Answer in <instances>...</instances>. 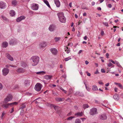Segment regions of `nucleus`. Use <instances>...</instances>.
Listing matches in <instances>:
<instances>
[{
	"mask_svg": "<svg viewBox=\"0 0 123 123\" xmlns=\"http://www.w3.org/2000/svg\"><path fill=\"white\" fill-rule=\"evenodd\" d=\"M31 60L32 62V66H35L38 63L39 61V58L37 56H34L31 58Z\"/></svg>",
	"mask_w": 123,
	"mask_h": 123,
	"instance_id": "f257e3e1",
	"label": "nucleus"
},
{
	"mask_svg": "<svg viewBox=\"0 0 123 123\" xmlns=\"http://www.w3.org/2000/svg\"><path fill=\"white\" fill-rule=\"evenodd\" d=\"M59 21L61 23H65L66 21V18L64 16L63 12H60L57 14Z\"/></svg>",
	"mask_w": 123,
	"mask_h": 123,
	"instance_id": "f03ea898",
	"label": "nucleus"
},
{
	"mask_svg": "<svg viewBox=\"0 0 123 123\" xmlns=\"http://www.w3.org/2000/svg\"><path fill=\"white\" fill-rule=\"evenodd\" d=\"M18 103L16 102H14L10 103H8L7 104H3L1 105L2 107L5 109L9 108V106L12 107L14 105L17 104Z\"/></svg>",
	"mask_w": 123,
	"mask_h": 123,
	"instance_id": "7ed1b4c3",
	"label": "nucleus"
},
{
	"mask_svg": "<svg viewBox=\"0 0 123 123\" xmlns=\"http://www.w3.org/2000/svg\"><path fill=\"white\" fill-rule=\"evenodd\" d=\"M42 85L39 83H37L35 85L34 89L35 90L37 91H39L41 90L42 88Z\"/></svg>",
	"mask_w": 123,
	"mask_h": 123,
	"instance_id": "20e7f679",
	"label": "nucleus"
},
{
	"mask_svg": "<svg viewBox=\"0 0 123 123\" xmlns=\"http://www.w3.org/2000/svg\"><path fill=\"white\" fill-rule=\"evenodd\" d=\"M90 114L91 115L93 116L97 114V110L96 108H93L90 110Z\"/></svg>",
	"mask_w": 123,
	"mask_h": 123,
	"instance_id": "39448f33",
	"label": "nucleus"
},
{
	"mask_svg": "<svg viewBox=\"0 0 123 123\" xmlns=\"http://www.w3.org/2000/svg\"><path fill=\"white\" fill-rule=\"evenodd\" d=\"M12 95L11 94L8 95L6 98L4 99V102L6 103H7L8 102L12 99Z\"/></svg>",
	"mask_w": 123,
	"mask_h": 123,
	"instance_id": "423d86ee",
	"label": "nucleus"
},
{
	"mask_svg": "<svg viewBox=\"0 0 123 123\" xmlns=\"http://www.w3.org/2000/svg\"><path fill=\"white\" fill-rule=\"evenodd\" d=\"M9 72V69L6 68H4L2 70V74L4 76H6L8 74Z\"/></svg>",
	"mask_w": 123,
	"mask_h": 123,
	"instance_id": "0eeeda50",
	"label": "nucleus"
},
{
	"mask_svg": "<svg viewBox=\"0 0 123 123\" xmlns=\"http://www.w3.org/2000/svg\"><path fill=\"white\" fill-rule=\"evenodd\" d=\"M31 7L32 10H37L38 9V4L34 3L32 5Z\"/></svg>",
	"mask_w": 123,
	"mask_h": 123,
	"instance_id": "6e6552de",
	"label": "nucleus"
},
{
	"mask_svg": "<svg viewBox=\"0 0 123 123\" xmlns=\"http://www.w3.org/2000/svg\"><path fill=\"white\" fill-rule=\"evenodd\" d=\"M9 43L10 45H13L16 44L17 43V41L16 39H11L9 41Z\"/></svg>",
	"mask_w": 123,
	"mask_h": 123,
	"instance_id": "1a4fd4ad",
	"label": "nucleus"
},
{
	"mask_svg": "<svg viewBox=\"0 0 123 123\" xmlns=\"http://www.w3.org/2000/svg\"><path fill=\"white\" fill-rule=\"evenodd\" d=\"M55 25L54 24H52L49 26V30L50 31L52 32L54 31L55 29Z\"/></svg>",
	"mask_w": 123,
	"mask_h": 123,
	"instance_id": "9d476101",
	"label": "nucleus"
},
{
	"mask_svg": "<svg viewBox=\"0 0 123 123\" xmlns=\"http://www.w3.org/2000/svg\"><path fill=\"white\" fill-rule=\"evenodd\" d=\"M6 7V3L4 2L1 1L0 2V8L2 9L5 8Z\"/></svg>",
	"mask_w": 123,
	"mask_h": 123,
	"instance_id": "9b49d317",
	"label": "nucleus"
},
{
	"mask_svg": "<svg viewBox=\"0 0 123 123\" xmlns=\"http://www.w3.org/2000/svg\"><path fill=\"white\" fill-rule=\"evenodd\" d=\"M25 17L24 16H21L20 17H18L16 19V21L17 22H19L22 20L25 19Z\"/></svg>",
	"mask_w": 123,
	"mask_h": 123,
	"instance_id": "f8f14e48",
	"label": "nucleus"
},
{
	"mask_svg": "<svg viewBox=\"0 0 123 123\" xmlns=\"http://www.w3.org/2000/svg\"><path fill=\"white\" fill-rule=\"evenodd\" d=\"M25 70L24 69L20 68H18L16 70L17 73H22L25 72Z\"/></svg>",
	"mask_w": 123,
	"mask_h": 123,
	"instance_id": "ddd939ff",
	"label": "nucleus"
},
{
	"mask_svg": "<svg viewBox=\"0 0 123 123\" xmlns=\"http://www.w3.org/2000/svg\"><path fill=\"white\" fill-rule=\"evenodd\" d=\"M50 51L54 55H56L57 52V50L55 48H51Z\"/></svg>",
	"mask_w": 123,
	"mask_h": 123,
	"instance_id": "4468645a",
	"label": "nucleus"
},
{
	"mask_svg": "<svg viewBox=\"0 0 123 123\" xmlns=\"http://www.w3.org/2000/svg\"><path fill=\"white\" fill-rule=\"evenodd\" d=\"M99 118L100 119L105 120L107 119V116L105 114H103L100 116Z\"/></svg>",
	"mask_w": 123,
	"mask_h": 123,
	"instance_id": "2eb2a0df",
	"label": "nucleus"
},
{
	"mask_svg": "<svg viewBox=\"0 0 123 123\" xmlns=\"http://www.w3.org/2000/svg\"><path fill=\"white\" fill-rule=\"evenodd\" d=\"M55 4L57 7H59L60 6V2L59 0H54Z\"/></svg>",
	"mask_w": 123,
	"mask_h": 123,
	"instance_id": "dca6fc26",
	"label": "nucleus"
},
{
	"mask_svg": "<svg viewBox=\"0 0 123 123\" xmlns=\"http://www.w3.org/2000/svg\"><path fill=\"white\" fill-rule=\"evenodd\" d=\"M83 114V112H78L77 113H76L74 115L75 116L77 117H81L82 116Z\"/></svg>",
	"mask_w": 123,
	"mask_h": 123,
	"instance_id": "f3484780",
	"label": "nucleus"
},
{
	"mask_svg": "<svg viewBox=\"0 0 123 123\" xmlns=\"http://www.w3.org/2000/svg\"><path fill=\"white\" fill-rule=\"evenodd\" d=\"M30 85V82L29 80H26L24 81V85L25 86H29Z\"/></svg>",
	"mask_w": 123,
	"mask_h": 123,
	"instance_id": "a211bd4d",
	"label": "nucleus"
},
{
	"mask_svg": "<svg viewBox=\"0 0 123 123\" xmlns=\"http://www.w3.org/2000/svg\"><path fill=\"white\" fill-rule=\"evenodd\" d=\"M6 56L8 59L10 60L11 61H13V58L8 53L6 54Z\"/></svg>",
	"mask_w": 123,
	"mask_h": 123,
	"instance_id": "6ab92c4d",
	"label": "nucleus"
},
{
	"mask_svg": "<svg viewBox=\"0 0 123 123\" xmlns=\"http://www.w3.org/2000/svg\"><path fill=\"white\" fill-rule=\"evenodd\" d=\"M20 66L21 67L25 68L28 66L27 65L25 62H22L20 64Z\"/></svg>",
	"mask_w": 123,
	"mask_h": 123,
	"instance_id": "aec40b11",
	"label": "nucleus"
},
{
	"mask_svg": "<svg viewBox=\"0 0 123 123\" xmlns=\"http://www.w3.org/2000/svg\"><path fill=\"white\" fill-rule=\"evenodd\" d=\"M52 77V75H46L44 76V78L47 80H49L51 79Z\"/></svg>",
	"mask_w": 123,
	"mask_h": 123,
	"instance_id": "412c9836",
	"label": "nucleus"
},
{
	"mask_svg": "<svg viewBox=\"0 0 123 123\" xmlns=\"http://www.w3.org/2000/svg\"><path fill=\"white\" fill-rule=\"evenodd\" d=\"M46 43L45 42H43L39 44V46L41 47H44L46 46Z\"/></svg>",
	"mask_w": 123,
	"mask_h": 123,
	"instance_id": "4be33fe9",
	"label": "nucleus"
},
{
	"mask_svg": "<svg viewBox=\"0 0 123 123\" xmlns=\"http://www.w3.org/2000/svg\"><path fill=\"white\" fill-rule=\"evenodd\" d=\"M9 13L10 16L12 17L15 14V11L13 10H11L10 12Z\"/></svg>",
	"mask_w": 123,
	"mask_h": 123,
	"instance_id": "5701e85b",
	"label": "nucleus"
},
{
	"mask_svg": "<svg viewBox=\"0 0 123 123\" xmlns=\"http://www.w3.org/2000/svg\"><path fill=\"white\" fill-rule=\"evenodd\" d=\"M74 94L75 95H77L81 96H83L84 95L82 93H80L79 91H77L75 92L74 93Z\"/></svg>",
	"mask_w": 123,
	"mask_h": 123,
	"instance_id": "b1692460",
	"label": "nucleus"
},
{
	"mask_svg": "<svg viewBox=\"0 0 123 123\" xmlns=\"http://www.w3.org/2000/svg\"><path fill=\"white\" fill-rule=\"evenodd\" d=\"M113 98L116 100H118L119 99V96L117 94H115L113 96Z\"/></svg>",
	"mask_w": 123,
	"mask_h": 123,
	"instance_id": "393cba45",
	"label": "nucleus"
},
{
	"mask_svg": "<svg viewBox=\"0 0 123 123\" xmlns=\"http://www.w3.org/2000/svg\"><path fill=\"white\" fill-rule=\"evenodd\" d=\"M51 107H53L55 109V111H57L58 109L59 108V107L56 106H55L53 104H51L50 105Z\"/></svg>",
	"mask_w": 123,
	"mask_h": 123,
	"instance_id": "a878e982",
	"label": "nucleus"
},
{
	"mask_svg": "<svg viewBox=\"0 0 123 123\" xmlns=\"http://www.w3.org/2000/svg\"><path fill=\"white\" fill-rule=\"evenodd\" d=\"M12 4L13 6H15L17 5V1L16 0H12Z\"/></svg>",
	"mask_w": 123,
	"mask_h": 123,
	"instance_id": "bb28decb",
	"label": "nucleus"
},
{
	"mask_svg": "<svg viewBox=\"0 0 123 123\" xmlns=\"http://www.w3.org/2000/svg\"><path fill=\"white\" fill-rule=\"evenodd\" d=\"M2 19L6 22H7L8 21V19L5 16H1Z\"/></svg>",
	"mask_w": 123,
	"mask_h": 123,
	"instance_id": "cd10ccee",
	"label": "nucleus"
},
{
	"mask_svg": "<svg viewBox=\"0 0 123 123\" xmlns=\"http://www.w3.org/2000/svg\"><path fill=\"white\" fill-rule=\"evenodd\" d=\"M36 74L39 75H44L46 73L44 71H41L39 72H36Z\"/></svg>",
	"mask_w": 123,
	"mask_h": 123,
	"instance_id": "c85d7f7f",
	"label": "nucleus"
},
{
	"mask_svg": "<svg viewBox=\"0 0 123 123\" xmlns=\"http://www.w3.org/2000/svg\"><path fill=\"white\" fill-rule=\"evenodd\" d=\"M8 44L7 42H5L2 43V45L3 47L6 48Z\"/></svg>",
	"mask_w": 123,
	"mask_h": 123,
	"instance_id": "c756f323",
	"label": "nucleus"
},
{
	"mask_svg": "<svg viewBox=\"0 0 123 123\" xmlns=\"http://www.w3.org/2000/svg\"><path fill=\"white\" fill-rule=\"evenodd\" d=\"M43 1L44 3L46 5L48 6L49 8H50V6L49 5L48 2L46 0H43Z\"/></svg>",
	"mask_w": 123,
	"mask_h": 123,
	"instance_id": "7c9ffc66",
	"label": "nucleus"
},
{
	"mask_svg": "<svg viewBox=\"0 0 123 123\" xmlns=\"http://www.w3.org/2000/svg\"><path fill=\"white\" fill-rule=\"evenodd\" d=\"M25 103H23L21 105V107L19 108V109H23L26 107Z\"/></svg>",
	"mask_w": 123,
	"mask_h": 123,
	"instance_id": "2f4dec72",
	"label": "nucleus"
},
{
	"mask_svg": "<svg viewBox=\"0 0 123 123\" xmlns=\"http://www.w3.org/2000/svg\"><path fill=\"white\" fill-rule=\"evenodd\" d=\"M64 98H56V101L58 102H60L61 101H62V100H64Z\"/></svg>",
	"mask_w": 123,
	"mask_h": 123,
	"instance_id": "473e14b6",
	"label": "nucleus"
},
{
	"mask_svg": "<svg viewBox=\"0 0 123 123\" xmlns=\"http://www.w3.org/2000/svg\"><path fill=\"white\" fill-rule=\"evenodd\" d=\"M92 89L93 91H97L98 90V89L96 86H92Z\"/></svg>",
	"mask_w": 123,
	"mask_h": 123,
	"instance_id": "72a5a7b5",
	"label": "nucleus"
},
{
	"mask_svg": "<svg viewBox=\"0 0 123 123\" xmlns=\"http://www.w3.org/2000/svg\"><path fill=\"white\" fill-rule=\"evenodd\" d=\"M89 107L88 105L87 104H84L83 105V107L84 109H86Z\"/></svg>",
	"mask_w": 123,
	"mask_h": 123,
	"instance_id": "f704fd0d",
	"label": "nucleus"
},
{
	"mask_svg": "<svg viewBox=\"0 0 123 123\" xmlns=\"http://www.w3.org/2000/svg\"><path fill=\"white\" fill-rule=\"evenodd\" d=\"M61 39L60 37H56L54 39L56 42H57L59 40Z\"/></svg>",
	"mask_w": 123,
	"mask_h": 123,
	"instance_id": "c9c22d12",
	"label": "nucleus"
},
{
	"mask_svg": "<svg viewBox=\"0 0 123 123\" xmlns=\"http://www.w3.org/2000/svg\"><path fill=\"white\" fill-rule=\"evenodd\" d=\"M74 118V117L71 116V117H68L67 118V119L68 120L70 121V120H71L73 118Z\"/></svg>",
	"mask_w": 123,
	"mask_h": 123,
	"instance_id": "e433bc0d",
	"label": "nucleus"
},
{
	"mask_svg": "<svg viewBox=\"0 0 123 123\" xmlns=\"http://www.w3.org/2000/svg\"><path fill=\"white\" fill-rule=\"evenodd\" d=\"M81 121L79 119H76L75 121V123H81Z\"/></svg>",
	"mask_w": 123,
	"mask_h": 123,
	"instance_id": "4c0bfd02",
	"label": "nucleus"
},
{
	"mask_svg": "<svg viewBox=\"0 0 123 123\" xmlns=\"http://www.w3.org/2000/svg\"><path fill=\"white\" fill-rule=\"evenodd\" d=\"M37 34V33L35 32H33L31 34V36L32 37H35L36 36Z\"/></svg>",
	"mask_w": 123,
	"mask_h": 123,
	"instance_id": "58836bf2",
	"label": "nucleus"
},
{
	"mask_svg": "<svg viewBox=\"0 0 123 123\" xmlns=\"http://www.w3.org/2000/svg\"><path fill=\"white\" fill-rule=\"evenodd\" d=\"M116 62V64L119 67H121V66L120 65V64L117 61H115Z\"/></svg>",
	"mask_w": 123,
	"mask_h": 123,
	"instance_id": "ea45409f",
	"label": "nucleus"
},
{
	"mask_svg": "<svg viewBox=\"0 0 123 123\" xmlns=\"http://www.w3.org/2000/svg\"><path fill=\"white\" fill-rule=\"evenodd\" d=\"M24 110H22L20 112V114L21 116H23L24 115Z\"/></svg>",
	"mask_w": 123,
	"mask_h": 123,
	"instance_id": "a19ab883",
	"label": "nucleus"
},
{
	"mask_svg": "<svg viewBox=\"0 0 123 123\" xmlns=\"http://www.w3.org/2000/svg\"><path fill=\"white\" fill-rule=\"evenodd\" d=\"M71 59V58L70 57H68L67 58H66L64 60H65V61H67L68 60H69L70 59Z\"/></svg>",
	"mask_w": 123,
	"mask_h": 123,
	"instance_id": "79ce46f5",
	"label": "nucleus"
},
{
	"mask_svg": "<svg viewBox=\"0 0 123 123\" xmlns=\"http://www.w3.org/2000/svg\"><path fill=\"white\" fill-rule=\"evenodd\" d=\"M84 84L85 85V86L86 87V90H87L88 91H89L90 90V88L89 87H87V86H86V84L85 83H84Z\"/></svg>",
	"mask_w": 123,
	"mask_h": 123,
	"instance_id": "37998d69",
	"label": "nucleus"
},
{
	"mask_svg": "<svg viewBox=\"0 0 123 123\" xmlns=\"http://www.w3.org/2000/svg\"><path fill=\"white\" fill-rule=\"evenodd\" d=\"M5 114V112H3L1 116V119H3V117L4 116V115Z\"/></svg>",
	"mask_w": 123,
	"mask_h": 123,
	"instance_id": "c03bdc74",
	"label": "nucleus"
},
{
	"mask_svg": "<svg viewBox=\"0 0 123 123\" xmlns=\"http://www.w3.org/2000/svg\"><path fill=\"white\" fill-rule=\"evenodd\" d=\"M103 24L104 25L107 27L109 26V25L107 22H104Z\"/></svg>",
	"mask_w": 123,
	"mask_h": 123,
	"instance_id": "a18cd8bd",
	"label": "nucleus"
},
{
	"mask_svg": "<svg viewBox=\"0 0 123 123\" xmlns=\"http://www.w3.org/2000/svg\"><path fill=\"white\" fill-rule=\"evenodd\" d=\"M118 86L119 87L121 88L122 89L123 88L122 86L120 83H119V84L118 85Z\"/></svg>",
	"mask_w": 123,
	"mask_h": 123,
	"instance_id": "49530a36",
	"label": "nucleus"
},
{
	"mask_svg": "<svg viewBox=\"0 0 123 123\" xmlns=\"http://www.w3.org/2000/svg\"><path fill=\"white\" fill-rule=\"evenodd\" d=\"M101 71L102 73H105V71L104 69H101Z\"/></svg>",
	"mask_w": 123,
	"mask_h": 123,
	"instance_id": "de8ad7c7",
	"label": "nucleus"
},
{
	"mask_svg": "<svg viewBox=\"0 0 123 123\" xmlns=\"http://www.w3.org/2000/svg\"><path fill=\"white\" fill-rule=\"evenodd\" d=\"M3 87L2 84L0 83V90H1L2 89Z\"/></svg>",
	"mask_w": 123,
	"mask_h": 123,
	"instance_id": "09e8293b",
	"label": "nucleus"
},
{
	"mask_svg": "<svg viewBox=\"0 0 123 123\" xmlns=\"http://www.w3.org/2000/svg\"><path fill=\"white\" fill-rule=\"evenodd\" d=\"M14 111V108L13 107L12 108L11 110L10 111V113H12Z\"/></svg>",
	"mask_w": 123,
	"mask_h": 123,
	"instance_id": "8fccbe9b",
	"label": "nucleus"
},
{
	"mask_svg": "<svg viewBox=\"0 0 123 123\" xmlns=\"http://www.w3.org/2000/svg\"><path fill=\"white\" fill-rule=\"evenodd\" d=\"M112 65V64L111 63H109V64H108V66L109 67H110Z\"/></svg>",
	"mask_w": 123,
	"mask_h": 123,
	"instance_id": "3c124183",
	"label": "nucleus"
},
{
	"mask_svg": "<svg viewBox=\"0 0 123 123\" xmlns=\"http://www.w3.org/2000/svg\"><path fill=\"white\" fill-rule=\"evenodd\" d=\"M86 118H80V119L81 120H82V121L83 122H84V120H86Z\"/></svg>",
	"mask_w": 123,
	"mask_h": 123,
	"instance_id": "603ef678",
	"label": "nucleus"
},
{
	"mask_svg": "<svg viewBox=\"0 0 123 123\" xmlns=\"http://www.w3.org/2000/svg\"><path fill=\"white\" fill-rule=\"evenodd\" d=\"M86 73L87 74V75L88 76H90L91 74L90 73H88L87 71L86 72Z\"/></svg>",
	"mask_w": 123,
	"mask_h": 123,
	"instance_id": "864d4df0",
	"label": "nucleus"
},
{
	"mask_svg": "<svg viewBox=\"0 0 123 123\" xmlns=\"http://www.w3.org/2000/svg\"><path fill=\"white\" fill-rule=\"evenodd\" d=\"M108 7L110 8H111L112 7V5L111 4H109L108 5Z\"/></svg>",
	"mask_w": 123,
	"mask_h": 123,
	"instance_id": "5fc2aeb1",
	"label": "nucleus"
},
{
	"mask_svg": "<svg viewBox=\"0 0 123 123\" xmlns=\"http://www.w3.org/2000/svg\"><path fill=\"white\" fill-rule=\"evenodd\" d=\"M70 51V48H69L68 49V50H67L66 52L67 54H68L69 53Z\"/></svg>",
	"mask_w": 123,
	"mask_h": 123,
	"instance_id": "6e6d98bb",
	"label": "nucleus"
},
{
	"mask_svg": "<svg viewBox=\"0 0 123 123\" xmlns=\"http://www.w3.org/2000/svg\"><path fill=\"white\" fill-rule=\"evenodd\" d=\"M109 61L111 62L113 64H115L116 63L114 61H113V60H110Z\"/></svg>",
	"mask_w": 123,
	"mask_h": 123,
	"instance_id": "4d7b16f0",
	"label": "nucleus"
},
{
	"mask_svg": "<svg viewBox=\"0 0 123 123\" xmlns=\"http://www.w3.org/2000/svg\"><path fill=\"white\" fill-rule=\"evenodd\" d=\"M104 31L102 30L101 31V35H104Z\"/></svg>",
	"mask_w": 123,
	"mask_h": 123,
	"instance_id": "13d9d810",
	"label": "nucleus"
},
{
	"mask_svg": "<svg viewBox=\"0 0 123 123\" xmlns=\"http://www.w3.org/2000/svg\"><path fill=\"white\" fill-rule=\"evenodd\" d=\"M68 49L69 48H68L67 47H65L64 49H65V51L66 52V51H67V50H68Z\"/></svg>",
	"mask_w": 123,
	"mask_h": 123,
	"instance_id": "bf43d9fd",
	"label": "nucleus"
},
{
	"mask_svg": "<svg viewBox=\"0 0 123 123\" xmlns=\"http://www.w3.org/2000/svg\"><path fill=\"white\" fill-rule=\"evenodd\" d=\"M72 113L71 112H70L68 114H67V116H69L70 115H72Z\"/></svg>",
	"mask_w": 123,
	"mask_h": 123,
	"instance_id": "052dcab7",
	"label": "nucleus"
},
{
	"mask_svg": "<svg viewBox=\"0 0 123 123\" xmlns=\"http://www.w3.org/2000/svg\"><path fill=\"white\" fill-rule=\"evenodd\" d=\"M98 83L99 84H101V85H103V82L101 81H100L98 82Z\"/></svg>",
	"mask_w": 123,
	"mask_h": 123,
	"instance_id": "680f3d73",
	"label": "nucleus"
},
{
	"mask_svg": "<svg viewBox=\"0 0 123 123\" xmlns=\"http://www.w3.org/2000/svg\"><path fill=\"white\" fill-rule=\"evenodd\" d=\"M59 88L61 90H62V91H64V90L62 87L60 86L59 87Z\"/></svg>",
	"mask_w": 123,
	"mask_h": 123,
	"instance_id": "e2e57ef3",
	"label": "nucleus"
},
{
	"mask_svg": "<svg viewBox=\"0 0 123 123\" xmlns=\"http://www.w3.org/2000/svg\"><path fill=\"white\" fill-rule=\"evenodd\" d=\"M53 94L55 96H57V93L55 92H53Z\"/></svg>",
	"mask_w": 123,
	"mask_h": 123,
	"instance_id": "0e129e2a",
	"label": "nucleus"
},
{
	"mask_svg": "<svg viewBox=\"0 0 123 123\" xmlns=\"http://www.w3.org/2000/svg\"><path fill=\"white\" fill-rule=\"evenodd\" d=\"M95 2L94 1H92L91 3V4L92 6H94L95 4Z\"/></svg>",
	"mask_w": 123,
	"mask_h": 123,
	"instance_id": "69168bd1",
	"label": "nucleus"
},
{
	"mask_svg": "<svg viewBox=\"0 0 123 123\" xmlns=\"http://www.w3.org/2000/svg\"><path fill=\"white\" fill-rule=\"evenodd\" d=\"M106 58H109V54L108 53H107L106 55Z\"/></svg>",
	"mask_w": 123,
	"mask_h": 123,
	"instance_id": "338daca9",
	"label": "nucleus"
},
{
	"mask_svg": "<svg viewBox=\"0 0 123 123\" xmlns=\"http://www.w3.org/2000/svg\"><path fill=\"white\" fill-rule=\"evenodd\" d=\"M73 45V43H69L68 44V46H72Z\"/></svg>",
	"mask_w": 123,
	"mask_h": 123,
	"instance_id": "774afa93",
	"label": "nucleus"
}]
</instances>
